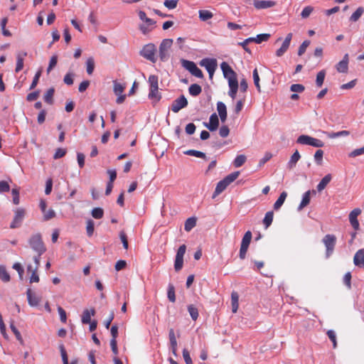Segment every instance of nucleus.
Masks as SVG:
<instances>
[{
  "label": "nucleus",
  "instance_id": "obj_1",
  "mask_svg": "<svg viewBox=\"0 0 364 364\" xmlns=\"http://www.w3.org/2000/svg\"><path fill=\"white\" fill-rule=\"evenodd\" d=\"M29 247L36 254L43 255L46 252V247L43 242L42 235L37 232L32 235L28 240Z\"/></svg>",
  "mask_w": 364,
  "mask_h": 364
},
{
  "label": "nucleus",
  "instance_id": "obj_2",
  "mask_svg": "<svg viewBox=\"0 0 364 364\" xmlns=\"http://www.w3.org/2000/svg\"><path fill=\"white\" fill-rule=\"evenodd\" d=\"M156 47L154 43H148L144 46L142 49L139 51V55L145 59L155 63L157 60L156 56Z\"/></svg>",
  "mask_w": 364,
  "mask_h": 364
},
{
  "label": "nucleus",
  "instance_id": "obj_3",
  "mask_svg": "<svg viewBox=\"0 0 364 364\" xmlns=\"http://www.w3.org/2000/svg\"><path fill=\"white\" fill-rule=\"evenodd\" d=\"M172 44L173 40L171 38H166L161 41L159 49V56L162 62H166L168 60L170 57L169 50Z\"/></svg>",
  "mask_w": 364,
  "mask_h": 364
},
{
  "label": "nucleus",
  "instance_id": "obj_4",
  "mask_svg": "<svg viewBox=\"0 0 364 364\" xmlns=\"http://www.w3.org/2000/svg\"><path fill=\"white\" fill-rule=\"evenodd\" d=\"M181 63L183 68H184L186 70H187L190 73L198 78H203V73L201 71L200 69H199L196 64L191 60L181 59Z\"/></svg>",
  "mask_w": 364,
  "mask_h": 364
},
{
  "label": "nucleus",
  "instance_id": "obj_5",
  "mask_svg": "<svg viewBox=\"0 0 364 364\" xmlns=\"http://www.w3.org/2000/svg\"><path fill=\"white\" fill-rule=\"evenodd\" d=\"M322 241L326 248V257H329L334 250L336 237L333 235L328 234L324 236Z\"/></svg>",
  "mask_w": 364,
  "mask_h": 364
},
{
  "label": "nucleus",
  "instance_id": "obj_6",
  "mask_svg": "<svg viewBox=\"0 0 364 364\" xmlns=\"http://www.w3.org/2000/svg\"><path fill=\"white\" fill-rule=\"evenodd\" d=\"M200 65L205 67L209 74L210 78H213V74L217 68V60L215 58H204L200 60Z\"/></svg>",
  "mask_w": 364,
  "mask_h": 364
},
{
  "label": "nucleus",
  "instance_id": "obj_7",
  "mask_svg": "<svg viewBox=\"0 0 364 364\" xmlns=\"http://www.w3.org/2000/svg\"><path fill=\"white\" fill-rule=\"evenodd\" d=\"M186 246L185 245H181L176 252L174 269L176 272H179L183 265V256L186 253Z\"/></svg>",
  "mask_w": 364,
  "mask_h": 364
},
{
  "label": "nucleus",
  "instance_id": "obj_8",
  "mask_svg": "<svg viewBox=\"0 0 364 364\" xmlns=\"http://www.w3.org/2000/svg\"><path fill=\"white\" fill-rule=\"evenodd\" d=\"M26 211L23 208H17L12 223L10 225L11 229L19 228L25 217Z\"/></svg>",
  "mask_w": 364,
  "mask_h": 364
},
{
  "label": "nucleus",
  "instance_id": "obj_9",
  "mask_svg": "<svg viewBox=\"0 0 364 364\" xmlns=\"http://www.w3.org/2000/svg\"><path fill=\"white\" fill-rule=\"evenodd\" d=\"M220 68L223 71L225 78L228 80V82L230 80H237L236 73L232 69L230 65L226 62H223L220 64Z\"/></svg>",
  "mask_w": 364,
  "mask_h": 364
},
{
  "label": "nucleus",
  "instance_id": "obj_10",
  "mask_svg": "<svg viewBox=\"0 0 364 364\" xmlns=\"http://www.w3.org/2000/svg\"><path fill=\"white\" fill-rule=\"evenodd\" d=\"M188 105V100L186 98V97L182 95L177 99L173 101L171 105V110L177 113L181 109L186 107Z\"/></svg>",
  "mask_w": 364,
  "mask_h": 364
},
{
  "label": "nucleus",
  "instance_id": "obj_11",
  "mask_svg": "<svg viewBox=\"0 0 364 364\" xmlns=\"http://www.w3.org/2000/svg\"><path fill=\"white\" fill-rule=\"evenodd\" d=\"M203 125L210 132L217 130L219 126V119L216 113L212 114L210 117L209 122H203Z\"/></svg>",
  "mask_w": 364,
  "mask_h": 364
},
{
  "label": "nucleus",
  "instance_id": "obj_12",
  "mask_svg": "<svg viewBox=\"0 0 364 364\" xmlns=\"http://www.w3.org/2000/svg\"><path fill=\"white\" fill-rule=\"evenodd\" d=\"M360 213V208H355L349 214V221L355 230H359L360 225L357 218Z\"/></svg>",
  "mask_w": 364,
  "mask_h": 364
},
{
  "label": "nucleus",
  "instance_id": "obj_13",
  "mask_svg": "<svg viewBox=\"0 0 364 364\" xmlns=\"http://www.w3.org/2000/svg\"><path fill=\"white\" fill-rule=\"evenodd\" d=\"M349 55L348 53L345 54L343 60L337 63L336 68L338 73H346L348 70Z\"/></svg>",
  "mask_w": 364,
  "mask_h": 364
},
{
  "label": "nucleus",
  "instance_id": "obj_14",
  "mask_svg": "<svg viewBox=\"0 0 364 364\" xmlns=\"http://www.w3.org/2000/svg\"><path fill=\"white\" fill-rule=\"evenodd\" d=\"M355 266L364 269V248L358 250L353 257Z\"/></svg>",
  "mask_w": 364,
  "mask_h": 364
},
{
  "label": "nucleus",
  "instance_id": "obj_15",
  "mask_svg": "<svg viewBox=\"0 0 364 364\" xmlns=\"http://www.w3.org/2000/svg\"><path fill=\"white\" fill-rule=\"evenodd\" d=\"M276 2L273 1L254 0L253 5L257 9H264L275 6Z\"/></svg>",
  "mask_w": 364,
  "mask_h": 364
},
{
  "label": "nucleus",
  "instance_id": "obj_16",
  "mask_svg": "<svg viewBox=\"0 0 364 364\" xmlns=\"http://www.w3.org/2000/svg\"><path fill=\"white\" fill-rule=\"evenodd\" d=\"M95 315V309L94 308L85 309L83 311L82 316H81L82 323L84 324L90 323L91 317L94 316Z\"/></svg>",
  "mask_w": 364,
  "mask_h": 364
},
{
  "label": "nucleus",
  "instance_id": "obj_17",
  "mask_svg": "<svg viewBox=\"0 0 364 364\" xmlns=\"http://www.w3.org/2000/svg\"><path fill=\"white\" fill-rule=\"evenodd\" d=\"M27 55V52H18L16 55V66L15 69L16 73L20 72L23 68L24 58Z\"/></svg>",
  "mask_w": 364,
  "mask_h": 364
},
{
  "label": "nucleus",
  "instance_id": "obj_18",
  "mask_svg": "<svg viewBox=\"0 0 364 364\" xmlns=\"http://www.w3.org/2000/svg\"><path fill=\"white\" fill-rule=\"evenodd\" d=\"M230 90L228 95L234 100L236 97L237 92L238 90V80H230L228 82Z\"/></svg>",
  "mask_w": 364,
  "mask_h": 364
},
{
  "label": "nucleus",
  "instance_id": "obj_19",
  "mask_svg": "<svg viewBox=\"0 0 364 364\" xmlns=\"http://www.w3.org/2000/svg\"><path fill=\"white\" fill-rule=\"evenodd\" d=\"M169 340H170V344L172 350V353L173 355H176V351H177V341L176 338L175 336L174 331L173 328H171L169 330Z\"/></svg>",
  "mask_w": 364,
  "mask_h": 364
},
{
  "label": "nucleus",
  "instance_id": "obj_20",
  "mask_svg": "<svg viewBox=\"0 0 364 364\" xmlns=\"http://www.w3.org/2000/svg\"><path fill=\"white\" fill-rule=\"evenodd\" d=\"M332 176L331 174L328 173L319 182V183L317 185V191L318 192L322 191L326 186L330 183L331 181Z\"/></svg>",
  "mask_w": 364,
  "mask_h": 364
},
{
  "label": "nucleus",
  "instance_id": "obj_21",
  "mask_svg": "<svg viewBox=\"0 0 364 364\" xmlns=\"http://www.w3.org/2000/svg\"><path fill=\"white\" fill-rule=\"evenodd\" d=\"M229 185L225 183V180L220 181L215 187L213 197L215 198L216 196L220 194Z\"/></svg>",
  "mask_w": 364,
  "mask_h": 364
},
{
  "label": "nucleus",
  "instance_id": "obj_22",
  "mask_svg": "<svg viewBox=\"0 0 364 364\" xmlns=\"http://www.w3.org/2000/svg\"><path fill=\"white\" fill-rule=\"evenodd\" d=\"M310 195H311V191H306L303 195L301 202V203L299 204V205L298 207V210L299 211L301 210L304 208H305L306 206H307L309 204L310 200H311Z\"/></svg>",
  "mask_w": 364,
  "mask_h": 364
},
{
  "label": "nucleus",
  "instance_id": "obj_23",
  "mask_svg": "<svg viewBox=\"0 0 364 364\" xmlns=\"http://www.w3.org/2000/svg\"><path fill=\"white\" fill-rule=\"evenodd\" d=\"M301 156L297 150L291 155L290 160L287 164V166L289 169H292L296 166L297 161L300 159Z\"/></svg>",
  "mask_w": 364,
  "mask_h": 364
},
{
  "label": "nucleus",
  "instance_id": "obj_24",
  "mask_svg": "<svg viewBox=\"0 0 364 364\" xmlns=\"http://www.w3.org/2000/svg\"><path fill=\"white\" fill-rule=\"evenodd\" d=\"M54 93H55V88L54 87L49 88L46 91V92L45 93V95L43 96L44 101L49 105H53Z\"/></svg>",
  "mask_w": 364,
  "mask_h": 364
},
{
  "label": "nucleus",
  "instance_id": "obj_25",
  "mask_svg": "<svg viewBox=\"0 0 364 364\" xmlns=\"http://www.w3.org/2000/svg\"><path fill=\"white\" fill-rule=\"evenodd\" d=\"M184 154L188 155V156H196L198 158H201L205 160H207V156H206L205 154L200 151L189 149V150L184 151Z\"/></svg>",
  "mask_w": 364,
  "mask_h": 364
},
{
  "label": "nucleus",
  "instance_id": "obj_26",
  "mask_svg": "<svg viewBox=\"0 0 364 364\" xmlns=\"http://www.w3.org/2000/svg\"><path fill=\"white\" fill-rule=\"evenodd\" d=\"M287 192L285 191H283L280 196H279L278 199L277 200V201L274 203V209L277 210H279L282 205H283V203H284L286 198H287Z\"/></svg>",
  "mask_w": 364,
  "mask_h": 364
},
{
  "label": "nucleus",
  "instance_id": "obj_27",
  "mask_svg": "<svg viewBox=\"0 0 364 364\" xmlns=\"http://www.w3.org/2000/svg\"><path fill=\"white\" fill-rule=\"evenodd\" d=\"M138 14L139 18L143 21L148 26H154L156 23L154 20L146 16V14L144 11H139Z\"/></svg>",
  "mask_w": 364,
  "mask_h": 364
},
{
  "label": "nucleus",
  "instance_id": "obj_28",
  "mask_svg": "<svg viewBox=\"0 0 364 364\" xmlns=\"http://www.w3.org/2000/svg\"><path fill=\"white\" fill-rule=\"evenodd\" d=\"M274 218V212L272 210L266 213L265 216L263 219V224L265 228H268L272 223Z\"/></svg>",
  "mask_w": 364,
  "mask_h": 364
},
{
  "label": "nucleus",
  "instance_id": "obj_29",
  "mask_svg": "<svg viewBox=\"0 0 364 364\" xmlns=\"http://www.w3.org/2000/svg\"><path fill=\"white\" fill-rule=\"evenodd\" d=\"M197 219L195 217L188 218L184 225V229L186 231H191L196 225Z\"/></svg>",
  "mask_w": 364,
  "mask_h": 364
},
{
  "label": "nucleus",
  "instance_id": "obj_30",
  "mask_svg": "<svg viewBox=\"0 0 364 364\" xmlns=\"http://www.w3.org/2000/svg\"><path fill=\"white\" fill-rule=\"evenodd\" d=\"M149 90L159 89V78L155 75H151L149 77Z\"/></svg>",
  "mask_w": 364,
  "mask_h": 364
},
{
  "label": "nucleus",
  "instance_id": "obj_31",
  "mask_svg": "<svg viewBox=\"0 0 364 364\" xmlns=\"http://www.w3.org/2000/svg\"><path fill=\"white\" fill-rule=\"evenodd\" d=\"M364 13V8L362 6L358 7L354 13L350 16V21L356 22L361 17Z\"/></svg>",
  "mask_w": 364,
  "mask_h": 364
},
{
  "label": "nucleus",
  "instance_id": "obj_32",
  "mask_svg": "<svg viewBox=\"0 0 364 364\" xmlns=\"http://www.w3.org/2000/svg\"><path fill=\"white\" fill-rule=\"evenodd\" d=\"M327 136L330 139H335L340 136H347L350 134V132L347 130H343L338 132H326Z\"/></svg>",
  "mask_w": 364,
  "mask_h": 364
},
{
  "label": "nucleus",
  "instance_id": "obj_33",
  "mask_svg": "<svg viewBox=\"0 0 364 364\" xmlns=\"http://www.w3.org/2000/svg\"><path fill=\"white\" fill-rule=\"evenodd\" d=\"M188 92L192 96L196 97L201 93L202 88L198 84H192L188 88Z\"/></svg>",
  "mask_w": 364,
  "mask_h": 364
},
{
  "label": "nucleus",
  "instance_id": "obj_34",
  "mask_svg": "<svg viewBox=\"0 0 364 364\" xmlns=\"http://www.w3.org/2000/svg\"><path fill=\"white\" fill-rule=\"evenodd\" d=\"M252 232L250 230L247 231L242 237L241 246L248 248L252 240Z\"/></svg>",
  "mask_w": 364,
  "mask_h": 364
},
{
  "label": "nucleus",
  "instance_id": "obj_35",
  "mask_svg": "<svg viewBox=\"0 0 364 364\" xmlns=\"http://www.w3.org/2000/svg\"><path fill=\"white\" fill-rule=\"evenodd\" d=\"M247 157L244 154H240L236 156L233 161V165L236 168L242 166L246 161Z\"/></svg>",
  "mask_w": 364,
  "mask_h": 364
},
{
  "label": "nucleus",
  "instance_id": "obj_36",
  "mask_svg": "<svg viewBox=\"0 0 364 364\" xmlns=\"http://www.w3.org/2000/svg\"><path fill=\"white\" fill-rule=\"evenodd\" d=\"M0 279L4 282L10 281V275L4 265H0Z\"/></svg>",
  "mask_w": 364,
  "mask_h": 364
},
{
  "label": "nucleus",
  "instance_id": "obj_37",
  "mask_svg": "<svg viewBox=\"0 0 364 364\" xmlns=\"http://www.w3.org/2000/svg\"><path fill=\"white\" fill-rule=\"evenodd\" d=\"M198 13L199 18L203 21H206L213 16V13L208 10H200Z\"/></svg>",
  "mask_w": 364,
  "mask_h": 364
},
{
  "label": "nucleus",
  "instance_id": "obj_38",
  "mask_svg": "<svg viewBox=\"0 0 364 364\" xmlns=\"http://www.w3.org/2000/svg\"><path fill=\"white\" fill-rule=\"evenodd\" d=\"M290 43L287 41H284L282 46L276 51V55L278 57L282 56L288 50Z\"/></svg>",
  "mask_w": 364,
  "mask_h": 364
},
{
  "label": "nucleus",
  "instance_id": "obj_39",
  "mask_svg": "<svg viewBox=\"0 0 364 364\" xmlns=\"http://www.w3.org/2000/svg\"><path fill=\"white\" fill-rule=\"evenodd\" d=\"M290 43L287 41H284L282 46L276 51V55L278 57L282 56L288 50Z\"/></svg>",
  "mask_w": 364,
  "mask_h": 364
},
{
  "label": "nucleus",
  "instance_id": "obj_40",
  "mask_svg": "<svg viewBox=\"0 0 364 364\" xmlns=\"http://www.w3.org/2000/svg\"><path fill=\"white\" fill-rule=\"evenodd\" d=\"M290 43L287 41H284L282 46L276 51V55L278 57L282 56L288 50Z\"/></svg>",
  "mask_w": 364,
  "mask_h": 364
},
{
  "label": "nucleus",
  "instance_id": "obj_41",
  "mask_svg": "<svg viewBox=\"0 0 364 364\" xmlns=\"http://www.w3.org/2000/svg\"><path fill=\"white\" fill-rule=\"evenodd\" d=\"M290 43L287 41H284L282 46L276 51V55L278 57L282 56L288 50Z\"/></svg>",
  "mask_w": 364,
  "mask_h": 364
},
{
  "label": "nucleus",
  "instance_id": "obj_42",
  "mask_svg": "<svg viewBox=\"0 0 364 364\" xmlns=\"http://www.w3.org/2000/svg\"><path fill=\"white\" fill-rule=\"evenodd\" d=\"M86 232L88 237L93 235L95 230V223L92 219H88L86 222Z\"/></svg>",
  "mask_w": 364,
  "mask_h": 364
},
{
  "label": "nucleus",
  "instance_id": "obj_43",
  "mask_svg": "<svg viewBox=\"0 0 364 364\" xmlns=\"http://www.w3.org/2000/svg\"><path fill=\"white\" fill-rule=\"evenodd\" d=\"M270 35L268 33L258 34L256 37H251L253 42L256 43H261L263 41H267L269 38Z\"/></svg>",
  "mask_w": 364,
  "mask_h": 364
},
{
  "label": "nucleus",
  "instance_id": "obj_44",
  "mask_svg": "<svg viewBox=\"0 0 364 364\" xmlns=\"http://www.w3.org/2000/svg\"><path fill=\"white\" fill-rule=\"evenodd\" d=\"M28 272H32V274L30 277V282L31 283H33V282H38L39 281V277L37 274V270L38 269H33V267L31 265H28Z\"/></svg>",
  "mask_w": 364,
  "mask_h": 364
},
{
  "label": "nucleus",
  "instance_id": "obj_45",
  "mask_svg": "<svg viewBox=\"0 0 364 364\" xmlns=\"http://www.w3.org/2000/svg\"><path fill=\"white\" fill-rule=\"evenodd\" d=\"M149 98L154 100L156 102H159L161 99V95L159 92V89L155 90H149Z\"/></svg>",
  "mask_w": 364,
  "mask_h": 364
},
{
  "label": "nucleus",
  "instance_id": "obj_46",
  "mask_svg": "<svg viewBox=\"0 0 364 364\" xmlns=\"http://www.w3.org/2000/svg\"><path fill=\"white\" fill-rule=\"evenodd\" d=\"M95 69V60L93 58H87L86 61V70L88 75H92Z\"/></svg>",
  "mask_w": 364,
  "mask_h": 364
},
{
  "label": "nucleus",
  "instance_id": "obj_47",
  "mask_svg": "<svg viewBox=\"0 0 364 364\" xmlns=\"http://www.w3.org/2000/svg\"><path fill=\"white\" fill-rule=\"evenodd\" d=\"M326 76V72L324 70H321L317 73L316 84L317 87H321L323 83L324 79Z\"/></svg>",
  "mask_w": 364,
  "mask_h": 364
},
{
  "label": "nucleus",
  "instance_id": "obj_48",
  "mask_svg": "<svg viewBox=\"0 0 364 364\" xmlns=\"http://www.w3.org/2000/svg\"><path fill=\"white\" fill-rule=\"evenodd\" d=\"M91 215L95 219H101L104 216V210L101 208H94L91 211Z\"/></svg>",
  "mask_w": 364,
  "mask_h": 364
},
{
  "label": "nucleus",
  "instance_id": "obj_49",
  "mask_svg": "<svg viewBox=\"0 0 364 364\" xmlns=\"http://www.w3.org/2000/svg\"><path fill=\"white\" fill-rule=\"evenodd\" d=\"M311 137L309 135L302 134L299 136L296 139V143L304 145H310Z\"/></svg>",
  "mask_w": 364,
  "mask_h": 364
},
{
  "label": "nucleus",
  "instance_id": "obj_50",
  "mask_svg": "<svg viewBox=\"0 0 364 364\" xmlns=\"http://www.w3.org/2000/svg\"><path fill=\"white\" fill-rule=\"evenodd\" d=\"M188 311L193 321L197 320L198 317V309L193 305L191 304L188 306Z\"/></svg>",
  "mask_w": 364,
  "mask_h": 364
},
{
  "label": "nucleus",
  "instance_id": "obj_51",
  "mask_svg": "<svg viewBox=\"0 0 364 364\" xmlns=\"http://www.w3.org/2000/svg\"><path fill=\"white\" fill-rule=\"evenodd\" d=\"M239 175L240 171H235L225 176L223 179L225 180V183L230 185L232 182L237 178Z\"/></svg>",
  "mask_w": 364,
  "mask_h": 364
},
{
  "label": "nucleus",
  "instance_id": "obj_52",
  "mask_svg": "<svg viewBox=\"0 0 364 364\" xmlns=\"http://www.w3.org/2000/svg\"><path fill=\"white\" fill-rule=\"evenodd\" d=\"M253 80H254V84L255 85V87H257V90L259 92H261V88H260V85H259V74H258V71H257V69L255 68L254 70H253Z\"/></svg>",
  "mask_w": 364,
  "mask_h": 364
},
{
  "label": "nucleus",
  "instance_id": "obj_53",
  "mask_svg": "<svg viewBox=\"0 0 364 364\" xmlns=\"http://www.w3.org/2000/svg\"><path fill=\"white\" fill-rule=\"evenodd\" d=\"M124 86L117 81H114V92L117 95L122 94L124 90Z\"/></svg>",
  "mask_w": 364,
  "mask_h": 364
},
{
  "label": "nucleus",
  "instance_id": "obj_54",
  "mask_svg": "<svg viewBox=\"0 0 364 364\" xmlns=\"http://www.w3.org/2000/svg\"><path fill=\"white\" fill-rule=\"evenodd\" d=\"M253 42V40L252 38L250 37V38H248L247 39H245L244 41L242 42H239L238 43V46L242 47V48L247 53H249L250 54H251V50L250 49L247 47V45L248 43H252Z\"/></svg>",
  "mask_w": 364,
  "mask_h": 364
},
{
  "label": "nucleus",
  "instance_id": "obj_55",
  "mask_svg": "<svg viewBox=\"0 0 364 364\" xmlns=\"http://www.w3.org/2000/svg\"><path fill=\"white\" fill-rule=\"evenodd\" d=\"M119 238L122 242L123 247L127 250L129 247L127 236L124 230L119 232Z\"/></svg>",
  "mask_w": 364,
  "mask_h": 364
},
{
  "label": "nucleus",
  "instance_id": "obj_56",
  "mask_svg": "<svg viewBox=\"0 0 364 364\" xmlns=\"http://www.w3.org/2000/svg\"><path fill=\"white\" fill-rule=\"evenodd\" d=\"M328 338L332 341L333 343V348H336L337 347V341H336V335L334 331L333 330H328L326 333Z\"/></svg>",
  "mask_w": 364,
  "mask_h": 364
},
{
  "label": "nucleus",
  "instance_id": "obj_57",
  "mask_svg": "<svg viewBox=\"0 0 364 364\" xmlns=\"http://www.w3.org/2000/svg\"><path fill=\"white\" fill-rule=\"evenodd\" d=\"M323 151L318 149L314 154V159L318 165H321L323 161Z\"/></svg>",
  "mask_w": 364,
  "mask_h": 364
},
{
  "label": "nucleus",
  "instance_id": "obj_58",
  "mask_svg": "<svg viewBox=\"0 0 364 364\" xmlns=\"http://www.w3.org/2000/svg\"><path fill=\"white\" fill-rule=\"evenodd\" d=\"M310 45V41L306 40L304 41L299 46L298 50V55L299 56L302 55L307 48V47Z\"/></svg>",
  "mask_w": 364,
  "mask_h": 364
},
{
  "label": "nucleus",
  "instance_id": "obj_59",
  "mask_svg": "<svg viewBox=\"0 0 364 364\" xmlns=\"http://www.w3.org/2000/svg\"><path fill=\"white\" fill-rule=\"evenodd\" d=\"M58 57L57 55H53L50 60L48 67L47 68V73H49L57 65Z\"/></svg>",
  "mask_w": 364,
  "mask_h": 364
},
{
  "label": "nucleus",
  "instance_id": "obj_60",
  "mask_svg": "<svg viewBox=\"0 0 364 364\" xmlns=\"http://www.w3.org/2000/svg\"><path fill=\"white\" fill-rule=\"evenodd\" d=\"M362 154H364V146L354 149L353 151L348 154V156L350 158H355Z\"/></svg>",
  "mask_w": 364,
  "mask_h": 364
},
{
  "label": "nucleus",
  "instance_id": "obj_61",
  "mask_svg": "<svg viewBox=\"0 0 364 364\" xmlns=\"http://www.w3.org/2000/svg\"><path fill=\"white\" fill-rule=\"evenodd\" d=\"M310 146H312L314 147L321 148L324 146V143L321 140L311 136Z\"/></svg>",
  "mask_w": 364,
  "mask_h": 364
},
{
  "label": "nucleus",
  "instance_id": "obj_62",
  "mask_svg": "<svg viewBox=\"0 0 364 364\" xmlns=\"http://www.w3.org/2000/svg\"><path fill=\"white\" fill-rule=\"evenodd\" d=\"M313 10H314L313 7H311L310 6L304 7L301 13V16L303 18H308L310 16V14H311V12L313 11Z\"/></svg>",
  "mask_w": 364,
  "mask_h": 364
},
{
  "label": "nucleus",
  "instance_id": "obj_63",
  "mask_svg": "<svg viewBox=\"0 0 364 364\" xmlns=\"http://www.w3.org/2000/svg\"><path fill=\"white\" fill-rule=\"evenodd\" d=\"M304 90V86L301 84H293L290 87V90L294 92H302Z\"/></svg>",
  "mask_w": 364,
  "mask_h": 364
},
{
  "label": "nucleus",
  "instance_id": "obj_64",
  "mask_svg": "<svg viewBox=\"0 0 364 364\" xmlns=\"http://www.w3.org/2000/svg\"><path fill=\"white\" fill-rule=\"evenodd\" d=\"M183 357L186 364H193V361L191 358L190 353L186 348H184L183 350Z\"/></svg>",
  "mask_w": 364,
  "mask_h": 364
}]
</instances>
